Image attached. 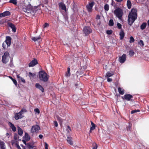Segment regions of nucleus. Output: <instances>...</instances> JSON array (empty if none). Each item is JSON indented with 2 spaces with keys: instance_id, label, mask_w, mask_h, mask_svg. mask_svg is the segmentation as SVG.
<instances>
[{
  "instance_id": "nucleus-5",
  "label": "nucleus",
  "mask_w": 149,
  "mask_h": 149,
  "mask_svg": "<svg viewBox=\"0 0 149 149\" xmlns=\"http://www.w3.org/2000/svg\"><path fill=\"white\" fill-rule=\"evenodd\" d=\"M25 109H22L19 112L16 113L15 115V120H17L24 117L22 115L25 112H26Z\"/></svg>"
},
{
  "instance_id": "nucleus-24",
  "label": "nucleus",
  "mask_w": 149,
  "mask_h": 149,
  "mask_svg": "<svg viewBox=\"0 0 149 149\" xmlns=\"http://www.w3.org/2000/svg\"><path fill=\"white\" fill-rule=\"evenodd\" d=\"M27 146L29 149H32L34 147V146H33V145L30 143H27Z\"/></svg>"
},
{
  "instance_id": "nucleus-38",
  "label": "nucleus",
  "mask_w": 149,
  "mask_h": 149,
  "mask_svg": "<svg viewBox=\"0 0 149 149\" xmlns=\"http://www.w3.org/2000/svg\"><path fill=\"white\" fill-rule=\"evenodd\" d=\"M134 39L132 36H131L130 38L129 42L130 43L134 42Z\"/></svg>"
},
{
  "instance_id": "nucleus-1",
  "label": "nucleus",
  "mask_w": 149,
  "mask_h": 149,
  "mask_svg": "<svg viewBox=\"0 0 149 149\" xmlns=\"http://www.w3.org/2000/svg\"><path fill=\"white\" fill-rule=\"evenodd\" d=\"M137 11L136 9H132L128 16V24L131 26L137 18Z\"/></svg>"
},
{
  "instance_id": "nucleus-48",
  "label": "nucleus",
  "mask_w": 149,
  "mask_h": 149,
  "mask_svg": "<svg viewBox=\"0 0 149 149\" xmlns=\"http://www.w3.org/2000/svg\"><path fill=\"white\" fill-rule=\"evenodd\" d=\"M131 125H130V124L129 125V126H128L127 128V131H130V129L131 128Z\"/></svg>"
},
{
  "instance_id": "nucleus-58",
  "label": "nucleus",
  "mask_w": 149,
  "mask_h": 149,
  "mask_svg": "<svg viewBox=\"0 0 149 149\" xmlns=\"http://www.w3.org/2000/svg\"><path fill=\"white\" fill-rule=\"evenodd\" d=\"M39 137L40 139H42L43 137V135L42 134H40L39 135Z\"/></svg>"
},
{
  "instance_id": "nucleus-20",
  "label": "nucleus",
  "mask_w": 149,
  "mask_h": 149,
  "mask_svg": "<svg viewBox=\"0 0 149 149\" xmlns=\"http://www.w3.org/2000/svg\"><path fill=\"white\" fill-rule=\"evenodd\" d=\"M24 139L26 140V141H29L30 139V136L26 132L25 133V136H24Z\"/></svg>"
},
{
  "instance_id": "nucleus-54",
  "label": "nucleus",
  "mask_w": 149,
  "mask_h": 149,
  "mask_svg": "<svg viewBox=\"0 0 149 149\" xmlns=\"http://www.w3.org/2000/svg\"><path fill=\"white\" fill-rule=\"evenodd\" d=\"M4 13H3L0 14V17H4Z\"/></svg>"
},
{
  "instance_id": "nucleus-39",
  "label": "nucleus",
  "mask_w": 149,
  "mask_h": 149,
  "mask_svg": "<svg viewBox=\"0 0 149 149\" xmlns=\"http://www.w3.org/2000/svg\"><path fill=\"white\" fill-rule=\"evenodd\" d=\"M139 111H140V110L139 109L133 110L131 111V113L132 114H133L135 113L138 112H139Z\"/></svg>"
},
{
  "instance_id": "nucleus-16",
  "label": "nucleus",
  "mask_w": 149,
  "mask_h": 149,
  "mask_svg": "<svg viewBox=\"0 0 149 149\" xmlns=\"http://www.w3.org/2000/svg\"><path fill=\"white\" fill-rule=\"evenodd\" d=\"M59 6L61 8V9L66 12V7L63 2H61L59 3Z\"/></svg>"
},
{
  "instance_id": "nucleus-55",
  "label": "nucleus",
  "mask_w": 149,
  "mask_h": 149,
  "mask_svg": "<svg viewBox=\"0 0 149 149\" xmlns=\"http://www.w3.org/2000/svg\"><path fill=\"white\" fill-rule=\"evenodd\" d=\"M96 19H100V16L99 15H97L96 17Z\"/></svg>"
},
{
  "instance_id": "nucleus-27",
  "label": "nucleus",
  "mask_w": 149,
  "mask_h": 149,
  "mask_svg": "<svg viewBox=\"0 0 149 149\" xmlns=\"http://www.w3.org/2000/svg\"><path fill=\"white\" fill-rule=\"evenodd\" d=\"M40 38V36H39L38 37H33L31 38L32 40L34 41V42L38 40Z\"/></svg>"
},
{
  "instance_id": "nucleus-36",
  "label": "nucleus",
  "mask_w": 149,
  "mask_h": 149,
  "mask_svg": "<svg viewBox=\"0 0 149 149\" xmlns=\"http://www.w3.org/2000/svg\"><path fill=\"white\" fill-rule=\"evenodd\" d=\"M29 77H30L31 78V77H33L34 76H35V74L34 73H32L31 72H29Z\"/></svg>"
},
{
  "instance_id": "nucleus-33",
  "label": "nucleus",
  "mask_w": 149,
  "mask_h": 149,
  "mask_svg": "<svg viewBox=\"0 0 149 149\" xmlns=\"http://www.w3.org/2000/svg\"><path fill=\"white\" fill-rule=\"evenodd\" d=\"M104 9L105 11H108L109 9V6L107 4H106L104 6Z\"/></svg>"
},
{
  "instance_id": "nucleus-42",
  "label": "nucleus",
  "mask_w": 149,
  "mask_h": 149,
  "mask_svg": "<svg viewBox=\"0 0 149 149\" xmlns=\"http://www.w3.org/2000/svg\"><path fill=\"white\" fill-rule=\"evenodd\" d=\"M106 32L107 34L110 35L112 33V31L111 30H107Z\"/></svg>"
},
{
  "instance_id": "nucleus-2",
  "label": "nucleus",
  "mask_w": 149,
  "mask_h": 149,
  "mask_svg": "<svg viewBox=\"0 0 149 149\" xmlns=\"http://www.w3.org/2000/svg\"><path fill=\"white\" fill-rule=\"evenodd\" d=\"M37 7L35 6L33 8L31 5H28L26 6H25L23 8V10L26 13L31 14L33 15L37 10Z\"/></svg>"
},
{
  "instance_id": "nucleus-30",
  "label": "nucleus",
  "mask_w": 149,
  "mask_h": 149,
  "mask_svg": "<svg viewBox=\"0 0 149 149\" xmlns=\"http://www.w3.org/2000/svg\"><path fill=\"white\" fill-rule=\"evenodd\" d=\"M146 26V23H143L141 26V29L142 30L144 29Z\"/></svg>"
},
{
  "instance_id": "nucleus-25",
  "label": "nucleus",
  "mask_w": 149,
  "mask_h": 149,
  "mask_svg": "<svg viewBox=\"0 0 149 149\" xmlns=\"http://www.w3.org/2000/svg\"><path fill=\"white\" fill-rule=\"evenodd\" d=\"M18 133L20 136H22L23 133V131L22 129L19 127H18Z\"/></svg>"
},
{
  "instance_id": "nucleus-28",
  "label": "nucleus",
  "mask_w": 149,
  "mask_h": 149,
  "mask_svg": "<svg viewBox=\"0 0 149 149\" xmlns=\"http://www.w3.org/2000/svg\"><path fill=\"white\" fill-rule=\"evenodd\" d=\"M113 73L112 72L111 73L109 72H108L106 74V77H107V78L109 77H110L112 76L113 75Z\"/></svg>"
},
{
  "instance_id": "nucleus-61",
  "label": "nucleus",
  "mask_w": 149,
  "mask_h": 149,
  "mask_svg": "<svg viewBox=\"0 0 149 149\" xmlns=\"http://www.w3.org/2000/svg\"><path fill=\"white\" fill-rule=\"evenodd\" d=\"M116 1L118 2H120L121 1H122L123 0H115Z\"/></svg>"
},
{
  "instance_id": "nucleus-63",
  "label": "nucleus",
  "mask_w": 149,
  "mask_h": 149,
  "mask_svg": "<svg viewBox=\"0 0 149 149\" xmlns=\"http://www.w3.org/2000/svg\"><path fill=\"white\" fill-rule=\"evenodd\" d=\"M20 145L23 148V149H25V147L23 146L22 144H21Z\"/></svg>"
},
{
  "instance_id": "nucleus-14",
  "label": "nucleus",
  "mask_w": 149,
  "mask_h": 149,
  "mask_svg": "<svg viewBox=\"0 0 149 149\" xmlns=\"http://www.w3.org/2000/svg\"><path fill=\"white\" fill-rule=\"evenodd\" d=\"M7 24L8 26L12 29V31L15 32L16 31V29L15 26L11 22H8Z\"/></svg>"
},
{
  "instance_id": "nucleus-21",
  "label": "nucleus",
  "mask_w": 149,
  "mask_h": 149,
  "mask_svg": "<svg viewBox=\"0 0 149 149\" xmlns=\"http://www.w3.org/2000/svg\"><path fill=\"white\" fill-rule=\"evenodd\" d=\"M0 149H6V146L5 143L3 141H0Z\"/></svg>"
},
{
  "instance_id": "nucleus-4",
  "label": "nucleus",
  "mask_w": 149,
  "mask_h": 149,
  "mask_svg": "<svg viewBox=\"0 0 149 149\" xmlns=\"http://www.w3.org/2000/svg\"><path fill=\"white\" fill-rule=\"evenodd\" d=\"M114 13L119 19H120L123 15V11L120 8L118 7L114 10Z\"/></svg>"
},
{
  "instance_id": "nucleus-45",
  "label": "nucleus",
  "mask_w": 149,
  "mask_h": 149,
  "mask_svg": "<svg viewBox=\"0 0 149 149\" xmlns=\"http://www.w3.org/2000/svg\"><path fill=\"white\" fill-rule=\"evenodd\" d=\"M12 81H13V83H14V84L16 86H17V81H16V80L15 79H12Z\"/></svg>"
},
{
  "instance_id": "nucleus-11",
  "label": "nucleus",
  "mask_w": 149,
  "mask_h": 149,
  "mask_svg": "<svg viewBox=\"0 0 149 149\" xmlns=\"http://www.w3.org/2000/svg\"><path fill=\"white\" fill-rule=\"evenodd\" d=\"M126 54H124L121 56L119 58V61L120 63H124L126 60Z\"/></svg>"
},
{
  "instance_id": "nucleus-57",
  "label": "nucleus",
  "mask_w": 149,
  "mask_h": 149,
  "mask_svg": "<svg viewBox=\"0 0 149 149\" xmlns=\"http://www.w3.org/2000/svg\"><path fill=\"white\" fill-rule=\"evenodd\" d=\"M17 78L19 79V80L20 79H21V78L22 77H20V76L19 75V74H18V75H17Z\"/></svg>"
},
{
  "instance_id": "nucleus-52",
  "label": "nucleus",
  "mask_w": 149,
  "mask_h": 149,
  "mask_svg": "<svg viewBox=\"0 0 149 149\" xmlns=\"http://www.w3.org/2000/svg\"><path fill=\"white\" fill-rule=\"evenodd\" d=\"M22 141L26 145H27V143H26V140L25 139L24 140H22Z\"/></svg>"
},
{
  "instance_id": "nucleus-17",
  "label": "nucleus",
  "mask_w": 149,
  "mask_h": 149,
  "mask_svg": "<svg viewBox=\"0 0 149 149\" xmlns=\"http://www.w3.org/2000/svg\"><path fill=\"white\" fill-rule=\"evenodd\" d=\"M8 124L10 127L12 129V131L14 132H15L16 130V128L14 124L10 122L8 123Z\"/></svg>"
},
{
  "instance_id": "nucleus-12",
  "label": "nucleus",
  "mask_w": 149,
  "mask_h": 149,
  "mask_svg": "<svg viewBox=\"0 0 149 149\" xmlns=\"http://www.w3.org/2000/svg\"><path fill=\"white\" fill-rule=\"evenodd\" d=\"M38 63L37 60L36 59H34V60L32 61L29 64V67H33L35 65Z\"/></svg>"
},
{
  "instance_id": "nucleus-41",
  "label": "nucleus",
  "mask_w": 149,
  "mask_h": 149,
  "mask_svg": "<svg viewBox=\"0 0 149 149\" xmlns=\"http://www.w3.org/2000/svg\"><path fill=\"white\" fill-rule=\"evenodd\" d=\"M93 149H97V146L96 143H94L93 144Z\"/></svg>"
},
{
  "instance_id": "nucleus-56",
  "label": "nucleus",
  "mask_w": 149,
  "mask_h": 149,
  "mask_svg": "<svg viewBox=\"0 0 149 149\" xmlns=\"http://www.w3.org/2000/svg\"><path fill=\"white\" fill-rule=\"evenodd\" d=\"M16 146H17V148L18 149H21V148L19 146V145L17 144H16Z\"/></svg>"
},
{
  "instance_id": "nucleus-43",
  "label": "nucleus",
  "mask_w": 149,
  "mask_h": 149,
  "mask_svg": "<svg viewBox=\"0 0 149 149\" xmlns=\"http://www.w3.org/2000/svg\"><path fill=\"white\" fill-rule=\"evenodd\" d=\"M34 111L38 114L40 113V110L38 108H36L34 109Z\"/></svg>"
},
{
  "instance_id": "nucleus-9",
  "label": "nucleus",
  "mask_w": 149,
  "mask_h": 149,
  "mask_svg": "<svg viewBox=\"0 0 149 149\" xmlns=\"http://www.w3.org/2000/svg\"><path fill=\"white\" fill-rule=\"evenodd\" d=\"M11 38L9 36H6V40L3 43V45H6L7 46H9L11 44Z\"/></svg>"
},
{
  "instance_id": "nucleus-6",
  "label": "nucleus",
  "mask_w": 149,
  "mask_h": 149,
  "mask_svg": "<svg viewBox=\"0 0 149 149\" xmlns=\"http://www.w3.org/2000/svg\"><path fill=\"white\" fill-rule=\"evenodd\" d=\"M9 56L8 52H5L2 56V62L3 63L5 64L8 61Z\"/></svg>"
},
{
  "instance_id": "nucleus-15",
  "label": "nucleus",
  "mask_w": 149,
  "mask_h": 149,
  "mask_svg": "<svg viewBox=\"0 0 149 149\" xmlns=\"http://www.w3.org/2000/svg\"><path fill=\"white\" fill-rule=\"evenodd\" d=\"M36 87L40 90L42 93L44 92V89L41 85L38 83H36L35 84Z\"/></svg>"
},
{
  "instance_id": "nucleus-13",
  "label": "nucleus",
  "mask_w": 149,
  "mask_h": 149,
  "mask_svg": "<svg viewBox=\"0 0 149 149\" xmlns=\"http://www.w3.org/2000/svg\"><path fill=\"white\" fill-rule=\"evenodd\" d=\"M124 97H122L123 99H125L127 101H130L131 100V99L133 97V96L130 94H127L124 95Z\"/></svg>"
},
{
  "instance_id": "nucleus-46",
  "label": "nucleus",
  "mask_w": 149,
  "mask_h": 149,
  "mask_svg": "<svg viewBox=\"0 0 149 149\" xmlns=\"http://www.w3.org/2000/svg\"><path fill=\"white\" fill-rule=\"evenodd\" d=\"M54 125L56 127H57L58 126V124L57 122L56 121H54Z\"/></svg>"
},
{
  "instance_id": "nucleus-26",
  "label": "nucleus",
  "mask_w": 149,
  "mask_h": 149,
  "mask_svg": "<svg viewBox=\"0 0 149 149\" xmlns=\"http://www.w3.org/2000/svg\"><path fill=\"white\" fill-rule=\"evenodd\" d=\"M70 69L69 67L67 68V71L66 72L65 75L67 77H70Z\"/></svg>"
},
{
  "instance_id": "nucleus-19",
  "label": "nucleus",
  "mask_w": 149,
  "mask_h": 149,
  "mask_svg": "<svg viewBox=\"0 0 149 149\" xmlns=\"http://www.w3.org/2000/svg\"><path fill=\"white\" fill-rule=\"evenodd\" d=\"M67 141L68 143L71 145L73 144V142L72 141V138L70 136H68L67 138Z\"/></svg>"
},
{
  "instance_id": "nucleus-64",
  "label": "nucleus",
  "mask_w": 149,
  "mask_h": 149,
  "mask_svg": "<svg viewBox=\"0 0 149 149\" xmlns=\"http://www.w3.org/2000/svg\"><path fill=\"white\" fill-rule=\"evenodd\" d=\"M148 24V25H149V19L148 20L147 22Z\"/></svg>"
},
{
  "instance_id": "nucleus-29",
  "label": "nucleus",
  "mask_w": 149,
  "mask_h": 149,
  "mask_svg": "<svg viewBox=\"0 0 149 149\" xmlns=\"http://www.w3.org/2000/svg\"><path fill=\"white\" fill-rule=\"evenodd\" d=\"M57 120L59 121L60 125H61L63 121V120L61 118V117H59L58 116H56Z\"/></svg>"
},
{
  "instance_id": "nucleus-53",
  "label": "nucleus",
  "mask_w": 149,
  "mask_h": 149,
  "mask_svg": "<svg viewBox=\"0 0 149 149\" xmlns=\"http://www.w3.org/2000/svg\"><path fill=\"white\" fill-rule=\"evenodd\" d=\"M107 81L108 82H111L112 81V79L110 78H108Z\"/></svg>"
},
{
  "instance_id": "nucleus-10",
  "label": "nucleus",
  "mask_w": 149,
  "mask_h": 149,
  "mask_svg": "<svg viewBox=\"0 0 149 149\" xmlns=\"http://www.w3.org/2000/svg\"><path fill=\"white\" fill-rule=\"evenodd\" d=\"M40 128V127L37 125L32 126L31 130V132L32 133L37 132Z\"/></svg>"
},
{
  "instance_id": "nucleus-32",
  "label": "nucleus",
  "mask_w": 149,
  "mask_h": 149,
  "mask_svg": "<svg viewBox=\"0 0 149 149\" xmlns=\"http://www.w3.org/2000/svg\"><path fill=\"white\" fill-rule=\"evenodd\" d=\"M114 24L113 21V19H111L109 21V25L110 26H112Z\"/></svg>"
},
{
  "instance_id": "nucleus-49",
  "label": "nucleus",
  "mask_w": 149,
  "mask_h": 149,
  "mask_svg": "<svg viewBox=\"0 0 149 149\" xmlns=\"http://www.w3.org/2000/svg\"><path fill=\"white\" fill-rule=\"evenodd\" d=\"M19 80H21L22 82H23L24 83L25 82V79L21 77Z\"/></svg>"
},
{
  "instance_id": "nucleus-18",
  "label": "nucleus",
  "mask_w": 149,
  "mask_h": 149,
  "mask_svg": "<svg viewBox=\"0 0 149 149\" xmlns=\"http://www.w3.org/2000/svg\"><path fill=\"white\" fill-rule=\"evenodd\" d=\"M91 127L90 128V129L89 131V133H91L92 131L93 130L95 127V125L93 123L92 121H91Z\"/></svg>"
},
{
  "instance_id": "nucleus-51",
  "label": "nucleus",
  "mask_w": 149,
  "mask_h": 149,
  "mask_svg": "<svg viewBox=\"0 0 149 149\" xmlns=\"http://www.w3.org/2000/svg\"><path fill=\"white\" fill-rule=\"evenodd\" d=\"M67 130L68 131V132H69V130L70 131H71V129L70 126H67Z\"/></svg>"
},
{
  "instance_id": "nucleus-34",
  "label": "nucleus",
  "mask_w": 149,
  "mask_h": 149,
  "mask_svg": "<svg viewBox=\"0 0 149 149\" xmlns=\"http://www.w3.org/2000/svg\"><path fill=\"white\" fill-rule=\"evenodd\" d=\"M4 17L8 16L10 14V13L9 11H6L3 12Z\"/></svg>"
},
{
  "instance_id": "nucleus-8",
  "label": "nucleus",
  "mask_w": 149,
  "mask_h": 149,
  "mask_svg": "<svg viewBox=\"0 0 149 149\" xmlns=\"http://www.w3.org/2000/svg\"><path fill=\"white\" fill-rule=\"evenodd\" d=\"M94 4L95 2L94 1H92L86 5V8L88 12H92L93 10V7Z\"/></svg>"
},
{
  "instance_id": "nucleus-47",
  "label": "nucleus",
  "mask_w": 149,
  "mask_h": 149,
  "mask_svg": "<svg viewBox=\"0 0 149 149\" xmlns=\"http://www.w3.org/2000/svg\"><path fill=\"white\" fill-rule=\"evenodd\" d=\"M49 25L48 23H46L43 26L44 28H45L46 27H47L49 26Z\"/></svg>"
},
{
  "instance_id": "nucleus-3",
  "label": "nucleus",
  "mask_w": 149,
  "mask_h": 149,
  "mask_svg": "<svg viewBox=\"0 0 149 149\" xmlns=\"http://www.w3.org/2000/svg\"><path fill=\"white\" fill-rule=\"evenodd\" d=\"M39 78L40 80L45 82L47 81L48 77L44 71H41L39 72Z\"/></svg>"
},
{
  "instance_id": "nucleus-50",
  "label": "nucleus",
  "mask_w": 149,
  "mask_h": 149,
  "mask_svg": "<svg viewBox=\"0 0 149 149\" xmlns=\"http://www.w3.org/2000/svg\"><path fill=\"white\" fill-rule=\"evenodd\" d=\"M45 149H48V144L46 142H45Z\"/></svg>"
},
{
  "instance_id": "nucleus-44",
  "label": "nucleus",
  "mask_w": 149,
  "mask_h": 149,
  "mask_svg": "<svg viewBox=\"0 0 149 149\" xmlns=\"http://www.w3.org/2000/svg\"><path fill=\"white\" fill-rule=\"evenodd\" d=\"M117 26L118 28L119 29H120L122 28V25L120 24L119 23H118L117 24Z\"/></svg>"
},
{
  "instance_id": "nucleus-35",
  "label": "nucleus",
  "mask_w": 149,
  "mask_h": 149,
  "mask_svg": "<svg viewBox=\"0 0 149 149\" xmlns=\"http://www.w3.org/2000/svg\"><path fill=\"white\" fill-rule=\"evenodd\" d=\"M9 2L12 3L14 5H16L17 3V0H10Z\"/></svg>"
},
{
  "instance_id": "nucleus-31",
  "label": "nucleus",
  "mask_w": 149,
  "mask_h": 149,
  "mask_svg": "<svg viewBox=\"0 0 149 149\" xmlns=\"http://www.w3.org/2000/svg\"><path fill=\"white\" fill-rule=\"evenodd\" d=\"M131 3L129 0H128L127 1V6L129 9L131 7Z\"/></svg>"
},
{
  "instance_id": "nucleus-59",
  "label": "nucleus",
  "mask_w": 149,
  "mask_h": 149,
  "mask_svg": "<svg viewBox=\"0 0 149 149\" xmlns=\"http://www.w3.org/2000/svg\"><path fill=\"white\" fill-rule=\"evenodd\" d=\"M4 22V21L1 19H0V24H3Z\"/></svg>"
},
{
  "instance_id": "nucleus-23",
  "label": "nucleus",
  "mask_w": 149,
  "mask_h": 149,
  "mask_svg": "<svg viewBox=\"0 0 149 149\" xmlns=\"http://www.w3.org/2000/svg\"><path fill=\"white\" fill-rule=\"evenodd\" d=\"M118 91L120 94V95H123L124 94V90L120 87L118 88Z\"/></svg>"
},
{
  "instance_id": "nucleus-40",
  "label": "nucleus",
  "mask_w": 149,
  "mask_h": 149,
  "mask_svg": "<svg viewBox=\"0 0 149 149\" xmlns=\"http://www.w3.org/2000/svg\"><path fill=\"white\" fill-rule=\"evenodd\" d=\"M138 43L141 46H143L144 45L143 42L142 40H140Z\"/></svg>"
},
{
  "instance_id": "nucleus-60",
  "label": "nucleus",
  "mask_w": 149,
  "mask_h": 149,
  "mask_svg": "<svg viewBox=\"0 0 149 149\" xmlns=\"http://www.w3.org/2000/svg\"><path fill=\"white\" fill-rule=\"evenodd\" d=\"M14 139L15 140H16L17 139V135H15L14 137Z\"/></svg>"
},
{
  "instance_id": "nucleus-62",
  "label": "nucleus",
  "mask_w": 149,
  "mask_h": 149,
  "mask_svg": "<svg viewBox=\"0 0 149 149\" xmlns=\"http://www.w3.org/2000/svg\"><path fill=\"white\" fill-rule=\"evenodd\" d=\"M2 46H3V48H4V49L6 48V45H3V43L2 44Z\"/></svg>"
},
{
  "instance_id": "nucleus-7",
  "label": "nucleus",
  "mask_w": 149,
  "mask_h": 149,
  "mask_svg": "<svg viewBox=\"0 0 149 149\" xmlns=\"http://www.w3.org/2000/svg\"><path fill=\"white\" fill-rule=\"evenodd\" d=\"M92 31L91 29L89 26H85L83 28V32L86 36L88 35Z\"/></svg>"
},
{
  "instance_id": "nucleus-22",
  "label": "nucleus",
  "mask_w": 149,
  "mask_h": 149,
  "mask_svg": "<svg viewBox=\"0 0 149 149\" xmlns=\"http://www.w3.org/2000/svg\"><path fill=\"white\" fill-rule=\"evenodd\" d=\"M119 35L120 36V40H122L123 38L125 36V33L123 30H121L120 33Z\"/></svg>"
},
{
  "instance_id": "nucleus-37",
  "label": "nucleus",
  "mask_w": 149,
  "mask_h": 149,
  "mask_svg": "<svg viewBox=\"0 0 149 149\" xmlns=\"http://www.w3.org/2000/svg\"><path fill=\"white\" fill-rule=\"evenodd\" d=\"M134 51L132 50H131L129 52V55L130 56H132L134 55Z\"/></svg>"
}]
</instances>
